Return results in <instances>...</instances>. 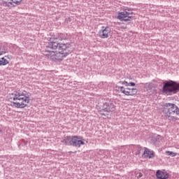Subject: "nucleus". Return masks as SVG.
I'll list each match as a JSON object with an SVG mask.
<instances>
[{"instance_id":"nucleus-1","label":"nucleus","mask_w":179,"mask_h":179,"mask_svg":"<svg viewBox=\"0 0 179 179\" xmlns=\"http://www.w3.org/2000/svg\"><path fill=\"white\" fill-rule=\"evenodd\" d=\"M72 51V45L66 41L58 43V38L52 37L50 38L45 49V55L53 62H61L64 58H66Z\"/></svg>"},{"instance_id":"nucleus-2","label":"nucleus","mask_w":179,"mask_h":179,"mask_svg":"<svg viewBox=\"0 0 179 179\" xmlns=\"http://www.w3.org/2000/svg\"><path fill=\"white\" fill-rule=\"evenodd\" d=\"M8 101L15 108H25L30 103V94L26 91H14L8 94Z\"/></svg>"},{"instance_id":"nucleus-3","label":"nucleus","mask_w":179,"mask_h":179,"mask_svg":"<svg viewBox=\"0 0 179 179\" xmlns=\"http://www.w3.org/2000/svg\"><path fill=\"white\" fill-rule=\"evenodd\" d=\"M162 92L166 96L177 94L179 92V83L173 80H169L164 83Z\"/></svg>"},{"instance_id":"nucleus-4","label":"nucleus","mask_w":179,"mask_h":179,"mask_svg":"<svg viewBox=\"0 0 179 179\" xmlns=\"http://www.w3.org/2000/svg\"><path fill=\"white\" fill-rule=\"evenodd\" d=\"M122 85L124 86L120 87L119 89L120 92L124 94L125 96H135L138 94V89L128 87L129 86H135V83H128V81H123Z\"/></svg>"},{"instance_id":"nucleus-5","label":"nucleus","mask_w":179,"mask_h":179,"mask_svg":"<svg viewBox=\"0 0 179 179\" xmlns=\"http://www.w3.org/2000/svg\"><path fill=\"white\" fill-rule=\"evenodd\" d=\"M163 113L166 118H171L175 114L179 115V108L174 103H166L164 105Z\"/></svg>"},{"instance_id":"nucleus-6","label":"nucleus","mask_w":179,"mask_h":179,"mask_svg":"<svg viewBox=\"0 0 179 179\" xmlns=\"http://www.w3.org/2000/svg\"><path fill=\"white\" fill-rule=\"evenodd\" d=\"M115 110V105H114V103H113V101H108L103 103L99 113L101 114V115L107 117L108 115H110V113H113V111Z\"/></svg>"},{"instance_id":"nucleus-7","label":"nucleus","mask_w":179,"mask_h":179,"mask_svg":"<svg viewBox=\"0 0 179 179\" xmlns=\"http://www.w3.org/2000/svg\"><path fill=\"white\" fill-rule=\"evenodd\" d=\"M132 17H134V12L131 9H125L117 15V19L124 22L132 20Z\"/></svg>"},{"instance_id":"nucleus-8","label":"nucleus","mask_w":179,"mask_h":179,"mask_svg":"<svg viewBox=\"0 0 179 179\" xmlns=\"http://www.w3.org/2000/svg\"><path fill=\"white\" fill-rule=\"evenodd\" d=\"M99 35L101 38H108L111 36V28L109 27H101L99 31Z\"/></svg>"},{"instance_id":"nucleus-9","label":"nucleus","mask_w":179,"mask_h":179,"mask_svg":"<svg viewBox=\"0 0 179 179\" xmlns=\"http://www.w3.org/2000/svg\"><path fill=\"white\" fill-rule=\"evenodd\" d=\"M82 145H85V141H82L80 136H73V141H72L71 146L80 148Z\"/></svg>"},{"instance_id":"nucleus-10","label":"nucleus","mask_w":179,"mask_h":179,"mask_svg":"<svg viewBox=\"0 0 179 179\" xmlns=\"http://www.w3.org/2000/svg\"><path fill=\"white\" fill-rule=\"evenodd\" d=\"M155 157V152L153 150H150L148 148H145L144 152L143 154V157L144 159H153Z\"/></svg>"},{"instance_id":"nucleus-11","label":"nucleus","mask_w":179,"mask_h":179,"mask_svg":"<svg viewBox=\"0 0 179 179\" xmlns=\"http://www.w3.org/2000/svg\"><path fill=\"white\" fill-rule=\"evenodd\" d=\"M155 176L158 179H168L169 175V173H167L165 171L158 170L156 172Z\"/></svg>"},{"instance_id":"nucleus-12","label":"nucleus","mask_w":179,"mask_h":179,"mask_svg":"<svg viewBox=\"0 0 179 179\" xmlns=\"http://www.w3.org/2000/svg\"><path fill=\"white\" fill-rule=\"evenodd\" d=\"M73 139V136H67L62 141V143H64V145H68L69 146H72Z\"/></svg>"},{"instance_id":"nucleus-13","label":"nucleus","mask_w":179,"mask_h":179,"mask_svg":"<svg viewBox=\"0 0 179 179\" xmlns=\"http://www.w3.org/2000/svg\"><path fill=\"white\" fill-rule=\"evenodd\" d=\"M22 1V0H10L7 3V6H17V5L21 3Z\"/></svg>"},{"instance_id":"nucleus-14","label":"nucleus","mask_w":179,"mask_h":179,"mask_svg":"<svg viewBox=\"0 0 179 179\" xmlns=\"http://www.w3.org/2000/svg\"><path fill=\"white\" fill-rule=\"evenodd\" d=\"M142 150V147L139 145H135L133 147V153L138 156V155H141V151Z\"/></svg>"},{"instance_id":"nucleus-15","label":"nucleus","mask_w":179,"mask_h":179,"mask_svg":"<svg viewBox=\"0 0 179 179\" xmlns=\"http://www.w3.org/2000/svg\"><path fill=\"white\" fill-rule=\"evenodd\" d=\"M9 64V61L5 59V57L0 58V66H5V65H8Z\"/></svg>"},{"instance_id":"nucleus-16","label":"nucleus","mask_w":179,"mask_h":179,"mask_svg":"<svg viewBox=\"0 0 179 179\" xmlns=\"http://www.w3.org/2000/svg\"><path fill=\"white\" fill-rule=\"evenodd\" d=\"M153 88V84L149 83H146L145 85V89H146V90H151V89Z\"/></svg>"},{"instance_id":"nucleus-17","label":"nucleus","mask_w":179,"mask_h":179,"mask_svg":"<svg viewBox=\"0 0 179 179\" xmlns=\"http://www.w3.org/2000/svg\"><path fill=\"white\" fill-rule=\"evenodd\" d=\"M166 153L168 155V156H171V157H176V156H177V152L166 151Z\"/></svg>"},{"instance_id":"nucleus-18","label":"nucleus","mask_w":179,"mask_h":179,"mask_svg":"<svg viewBox=\"0 0 179 179\" xmlns=\"http://www.w3.org/2000/svg\"><path fill=\"white\" fill-rule=\"evenodd\" d=\"M3 54H6V50H5V49L0 45V56L3 55Z\"/></svg>"},{"instance_id":"nucleus-19","label":"nucleus","mask_w":179,"mask_h":179,"mask_svg":"<svg viewBox=\"0 0 179 179\" xmlns=\"http://www.w3.org/2000/svg\"><path fill=\"white\" fill-rule=\"evenodd\" d=\"M137 176V178H142V177H143V174H142V173H138L136 174Z\"/></svg>"},{"instance_id":"nucleus-20","label":"nucleus","mask_w":179,"mask_h":179,"mask_svg":"<svg viewBox=\"0 0 179 179\" xmlns=\"http://www.w3.org/2000/svg\"><path fill=\"white\" fill-rule=\"evenodd\" d=\"M173 121H177V120H178V118L176 117V116H173Z\"/></svg>"}]
</instances>
